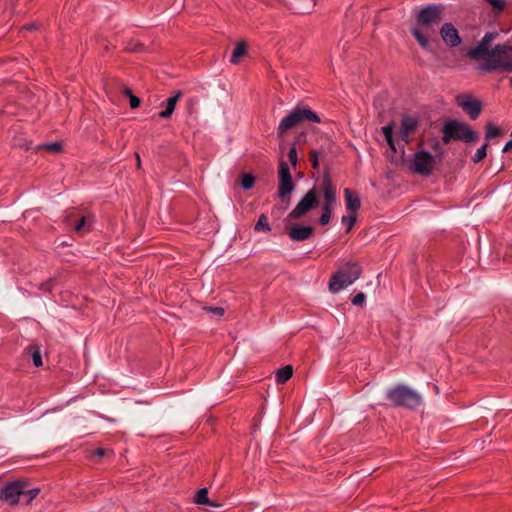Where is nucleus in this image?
<instances>
[{
	"instance_id": "c9c22d12",
	"label": "nucleus",
	"mask_w": 512,
	"mask_h": 512,
	"mask_svg": "<svg viewBox=\"0 0 512 512\" xmlns=\"http://www.w3.org/2000/svg\"><path fill=\"white\" fill-rule=\"evenodd\" d=\"M318 158H319V152L316 151V150H313L310 152V161L312 163V166L314 168H317L319 163H318Z\"/></svg>"
},
{
	"instance_id": "c756f323",
	"label": "nucleus",
	"mask_w": 512,
	"mask_h": 512,
	"mask_svg": "<svg viewBox=\"0 0 512 512\" xmlns=\"http://www.w3.org/2000/svg\"><path fill=\"white\" fill-rule=\"evenodd\" d=\"M255 178L251 174H244L241 178V186L244 190H249L253 187Z\"/></svg>"
},
{
	"instance_id": "ddd939ff",
	"label": "nucleus",
	"mask_w": 512,
	"mask_h": 512,
	"mask_svg": "<svg viewBox=\"0 0 512 512\" xmlns=\"http://www.w3.org/2000/svg\"><path fill=\"white\" fill-rule=\"evenodd\" d=\"M419 121L414 116L404 115L401 119L400 137L406 143H410V135L418 128Z\"/></svg>"
},
{
	"instance_id": "a19ab883",
	"label": "nucleus",
	"mask_w": 512,
	"mask_h": 512,
	"mask_svg": "<svg viewBox=\"0 0 512 512\" xmlns=\"http://www.w3.org/2000/svg\"><path fill=\"white\" fill-rule=\"evenodd\" d=\"M386 143L391 148L392 151L396 152L394 136L391 135V138H385Z\"/></svg>"
},
{
	"instance_id": "9d476101",
	"label": "nucleus",
	"mask_w": 512,
	"mask_h": 512,
	"mask_svg": "<svg viewBox=\"0 0 512 512\" xmlns=\"http://www.w3.org/2000/svg\"><path fill=\"white\" fill-rule=\"evenodd\" d=\"M320 191L324 196V204L322 206V213L331 216L333 203L336 200V187L333 185L332 180L328 173L324 174L320 184Z\"/></svg>"
},
{
	"instance_id": "f03ea898",
	"label": "nucleus",
	"mask_w": 512,
	"mask_h": 512,
	"mask_svg": "<svg viewBox=\"0 0 512 512\" xmlns=\"http://www.w3.org/2000/svg\"><path fill=\"white\" fill-rule=\"evenodd\" d=\"M479 69L484 72L501 70L512 72V46L507 44L496 45L491 50V55L480 64Z\"/></svg>"
},
{
	"instance_id": "de8ad7c7",
	"label": "nucleus",
	"mask_w": 512,
	"mask_h": 512,
	"mask_svg": "<svg viewBox=\"0 0 512 512\" xmlns=\"http://www.w3.org/2000/svg\"><path fill=\"white\" fill-rule=\"evenodd\" d=\"M23 29H25V30H34V29H36V26L35 25H27V26H24Z\"/></svg>"
},
{
	"instance_id": "473e14b6",
	"label": "nucleus",
	"mask_w": 512,
	"mask_h": 512,
	"mask_svg": "<svg viewBox=\"0 0 512 512\" xmlns=\"http://www.w3.org/2000/svg\"><path fill=\"white\" fill-rule=\"evenodd\" d=\"M365 300H366V296H365V294H364V293H362V292H360V293L356 294V295L352 298L351 302H352V304H353V305H355V306H362V305L365 303Z\"/></svg>"
},
{
	"instance_id": "a878e982",
	"label": "nucleus",
	"mask_w": 512,
	"mask_h": 512,
	"mask_svg": "<svg viewBox=\"0 0 512 512\" xmlns=\"http://www.w3.org/2000/svg\"><path fill=\"white\" fill-rule=\"evenodd\" d=\"M487 147H488V143L486 142L480 148L477 149V151L475 152V154L473 155V158H472L474 163H479L486 157Z\"/></svg>"
},
{
	"instance_id": "39448f33",
	"label": "nucleus",
	"mask_w": 512,
	"mask_h": 512,
	"mask_svg": "<svg viewBox=\"0 0 512 512\" xmlns=\"http://www.w3.org/2000/svg\"><path fill=\"white\" fill-rule=\"evenodd\" d=\"M386 398L397 407L415 409L421 404V396L405 385H397L386 393Z\"/></svg>"
},
{
	"instance_id": "dca6fc26",
	"label": "nucleus",
	"mask_w": 512,
	"mask_h": 512,
	"mask_svg": "<svg viewBox=\"0 0 512 512\" xmlns=\"http://www.w3.org/2000/svg\"><path fill=\"white\" fill-rule=\"evenodd\" d=\"M489 46H490V44L482 39L478 45H476L475 47H473L467 51V55L471 59L485 58V60H486L491 55Z\"/></svg>"
},
{
	"instance_id": "6ab92c4d",
	"label": "nucleus",
	"mask_w": 512,
	"mask_h": 512,
	"mask_svg": "<svg viewBox=\"0 0 512 512\" xmlns=\"http://www.w3.org/2000/svg\"><path fill=\"white\" fill-rule=\"evenodd\" d=\"M293 375V368L291 365H286L276 371L275 379L278 384L286 383Z\"/></svg>"
},
{
	"instance_id": "4be33fe9",
	"label": "nucleus",
	"mask_w": 512,
	"mask_h": 512,
	"mask_svg": "<svg viewBox=\"0 0 512 512\" xmlns=\"http://www.w3.org/2000/svg\"><path fill=\"white\" fill-rule=\"evenodd\" d=\"M28 351L30 352L34 366L41 367L43 365V362L40 348L36 345H33L28 348Z\"/></svg>"
},
{
	"instance_id": "37998d69",
	"label": "nucleus",
	"mask_w": 512,
	"mask_h": 512,
	"mask_svg": "<svg viewBox=\"0 0 512 512\" xmlns=\"http://www.w3.org/2000/svg\"><path fill=\"white\" fill-rule=\"evenodd\" d=\"M135 158H136L137 168L140 169L141 168V158H140L139 153L135 152Z\"/></svg>"
},
{
	"instance_id": "a18cd8bd",
	"label": "nucleus",
	"mask_w": 512,
	"mask_h": 512,
	"mask_svg": "<svg viewBox=\"0 0 512 512\" xmlns=\"http://www.w3.org/2000/svg\"><path fill=\"white\" fill-rule=\"evenodd\" d=\"M40 289L49 291L50 290V282L41 284Z\"/></svg>"
},
{
	"instance_id": "79ce46f5",
	"label": "nucleus",
	"mask_w": 512,
	"mask_h": 512,
	"mask_svg": "<svg viewBox=\"0 0 512 512\" xmlns=\"http://www.w3.org/2000/svg\"><path fill=\"white\" fill-rule=\"evenodd\" d=\"M95 455L98 457H103L105 455V450L103 448H97L95 450Z\"/></svg>"
},
{
	"instance_id": "412c9836",
	"label": "nucleus",
	"mask_w": 512,
	"mask_h": 512,
	"mask_svg": "<svg viewBox=\"0 0 512 512\" xmlns=\"http://www.w3.org/2000/svg\"><path fill=\"white\" fill-rule=\"evenodd\" d=\"M246 52V45L243 42L238 43L232 52V56L230 59L231 63L238 64L239 58L244 56Z\"/></svg>"
},
{
	"instance_id": "8fccbe9b",
	"label": "nucleus",
	"mask_w": 512,
	"mask_h": 512,
	"mask_svg": "<svg viewBox=\"0 0 512 512\" xmlns=\"http://www.w3.org/2000/svg\"><path fill=\"white\" fill-rule=\"evenodd\" d=\"M510 83H511V85H512V78L510 79Z\"/></svg>"
},
{
	"instance_id": "e433bc0d",
	"label": "nucleus",
	"mask_w": 512,
	"mask_h": 512,
	"mask_svg": "<svg viewBox=\"0 0 512 512\" xmlns=\"http://www.w3.org/2000/svg\"><path fill=\"white\" fill-rule=\"evenodd\" d=\"M129 102H130V107L132 109L138 108L141 104L140 99L135 95H131V97L129 98Z\"/></svg>"
},
{
	"instance_id": "cd10ccee",
	"label": "nucleus",
	"mask_w": 512,
	"mask_h": 512,
	"mask_svg": "<svg viewBox=\"0 0 512 512\" xmlns=\"http://www.w3.org/2000/svg\"><path fill=\"white\" fill-rule=\"evenodd\" d=\"M500 134V129L495 124L489 122L486 125V134L485 137L487 139H492L497 137Z\"/></svg>"
},
{
	"instance_id": "2f4dec72",
	"label": "nucleus",
	"mask_w": 512,
	"mask_h": 512,
	"mask_svg": "<svg viewBox=\"0 0 512 512\" xmlns=\"http://www.w3.org/2000/svg\"><path fill=\"white\" fill-rule=\"evenodd\" d=\"M203 310L208 312V313L213 314L218 319L221 318L224 315V313H225V310L222 307L207 306V307H204Z\"/></svg>"
},
{
	"instance_id": "5701e85b",
	"label": "nucleus",
	"mask_w": 512,
	"mask_h": 512,
	"mask_svg": "<svg viewBox=\"0 0 512 512\" xmlns=\"http://www.w3.org/2000/svg\"><path fill=\"white\" fill-rule=\"evenodd\" d=\"M411 33L422 48H424V49L428 48V46H429L428 38L424 35V33L419 28H417V27L412 28Z\"/></svg>"
},
{
	"instance_id": "ea45409f",
	"label": "nucleus",
	"mask_w": 512,
	"mask_h": 512,
	"mask_svg": "<svg viewBox=\"0 0 512 512\" xmlns=\"http://www.w3.org/2000/svg\"><path fill=\"white\" fill-rule=\"evenodd\" d=\"M85 222H86L85 216L81 217L74 227L75 231H80L84 227Z\"/></svg>"
},
{
	"instance_id": "72a5a7b5",
	"label": "nucleus",
	"mask_w": 512,
	"mask_h": 512,
	"mask_svg": "<svg viewBox=\"0 0 512 512\" xmlns=\"http://www.w3.org/2000/svg\"><path fill=\"white\" fill-rule=\"evenodd\" d=\"M288 158H289L290 163H291L293 166H296V165H297L298 156H297V150H296V147H295V146H292V147L289 149V151H288Z\"/></svg>"
},
{
	"instance_id": "f8f14e48",
	"label": "nucleus",
	"mask_w": 512,
	"mask_h": 512,
	"mask_svg": "<svg viewBox=\"0 0 512 512\" xmlns=\"http://www.w3.org/2000/svg\"><path fill=\"white\" fill-rule=\"evenodd\" d=\"M435 164V159L428 151L422 150L414 154V171L422 176L431 175Z\"/></svg>"
},
{
	"instance_id": "6e6552de",
	"label": "nucleus",
	"mask_w": 512,
	"mask_h": 512,
	"mask_svg": "<svg viewBox=\"0 0 512 512\" xmlns=\"http://www.w3.org/2000/svg\"><path fill=\"white\" fill-rule=\"evenodd\" d=\"M279 186H278V197L282 201L290 202V195L295 190V183L292 180L290 168L288 164L281 160L279 163L278 170Z\"/></svg>"
},
{
	"instance_id": "2eb2a0df",
	"label": "nucleus",
	"mask_w": 512,
	"mask_h": 512,
	"mask_svg": "<svg viewBox=\"0 0 512 512\" xmlns=\"http://www.w3.org/2000/svg\"><path fill=\"white\" fill-rule=\"evenodd\" d=\"M314 229L311 226L293 225L289 230V238L292 241H304L313 235Z\"/></svg>"
},
{
	"instance_id": "7c9ffc66",
	"label": "nucleus",
	"mask_w": 512,
	"mask_h": 512,
	"mask_svg": "<svg viewBox=\"0 0 512 512\" xmlns=\"http://www.w3.org/2000/svg\"><path fill=\"white\" fill-rule=\"evenodd\" d=\"M486 1L491 5L493 12L496 15L500 14L505 8L504 0H486Z\"/></svg>"
},
{
	"instance_id": "c85d7f7f",
	"label": "nucleus",
	"mask_w": 512,
	"mask_h": 512,
	"mask_svg": "<svg viewBox=\"0 0 512 512\" xmlns=\"http://www.w3.org/2000/svg\"><path fill=\"white\" fill-rule=\"evenodd\" d=\"M37 149H45L52 153L61 151V144L59 142L43 143L37 146Z\"/></svg>"
},
{
	"instance_id": "bb28decb",
	"label": "nucleus",
	"mask_w": 512,
	"mask_h": 512,
	"mask_svg": "<svg viewBox=\"0 0 512 512\" xmlns=\"http://www.w3.org/2000/svg\"><path fill=\"white\" fill-rule=\"evenodd\" d=\"M39 492V488H33L30 490H27L25 488V492L22 494V499L25 502V504H30L33 501V499L39 494Z\"/></svg>"
},
{
	"instance_id": "f704fd0d",
	"label": "nucleus",
	"mask_w": 512,
	"mask_h": 512,
	"mask_svg": "<svg viewBox=\"0 0 512 512\" xmlns=\"http://www.w3.org/2000/svg\"><path fill=\"white\" fill-rule=\"evenodd\" d=\"M382 133L384 138H391V135H393V123H389L383 126Z\"/></svg>"
},
{
	"instance_id": "4c0bfd02",
	"label": "nucleus",
	"mask_w": 512,
	"mask_h": 512,
	"mask_svg": "<svg viewBox=\"0 0 512 512\" xmlns=\"http://www.w3.org/2000/svg\"><path fill=\"white\" fill-rule=\"evenodd\" d=\"M497 35L498 34L495 32H487L482 39L490 44L497 37Z\"/></svg>"
},
{
	"instance_id": "f3484780",
	"label": "nucleus",
	"mask_w": 512,
	"mask_h": 512,
	"mask_svg": "<svg viewBox=\"0 0 512 512\" xmlns=\"http://www.w3.org/2000/svg\"><path fill=\"white\" fill-rule=\"evenodd\" d=\"M344 197L347 210L352 213H357L361 207L360 198L355 195L349 188L344 189Z\"/></svg>"
},
{
	"instance_id": "1a4fd4ad",
	"label": "nucleus",
	"mask_w": 512,
	"mask_h": 512,
	"mask_svg": "<svg viewBox=\"0 0 512 512\" xmlns=\"http://www.w3.org/2000/svg\"><path fill=\"white\" fill-rule=\"evenodd\" d=\"M25 488L26 484L23 481L9 482L1 489L0 499L11 506L17 505Z\"/></svg>"
},
{
	"instance_id": "c03bdc74",
	"label": "nucleus",
	"mask_w": 512,
	"mask_h": 512,
	"mask_svg": "<svg viewBox=\"0 0 512 512\" xmlns=\"http://www.w3.org/2000/svg\"><path fill=\"white\" fill-rule=\"evenodd\" d=\"M509 149H512V140H509V141L505 144V146H504V148H503V151L505 152V151H507V150H509Z\"/></svg>"
},
{
	"instance_id": "aec40b11",
	"label": "nucleus",
	"mask_w": 512,
	"mask_h": 512,
	"mask_svg": "<svg viewBox=\"0 0 512 512\" xmlns=\"http://www.w3.org/2000/svg\"><path fill=\"white\" fill-rule=\"evenodd\" d=\"M194 501L196 504L198 505H204V504H207V505H210V506H213V507H219L220 505L215 503V502H212L210 501V499L208 498V489L207 488H201L199 489L197 492H196V495H195V498H194Z\"/></svg>"
},
{
	"instance_id": "09e8293b",
	"label": "nucleus",
	"mask_w": 512,
	"mask_h": 512,
	"mask_svg": "<svg viewBox=\"0 0 512 512\" xmlns=\"http://www.w3.org/2000/svg\"><path fill=\"white\" fill-rule=\"evenodd\" d=\"M440 149H441V148H440L439 143H438V142H436V143H435V145H434V150H436V151H437V150H440Z\"/></svg>"
},
{
	"instance_id": "4468645a",
	"label": "nucleus",
	"mask_w": 512,
	"mask_h": 512,
	"mask_svg": "<svg viewBox=\"0 0 512 512\" xmlns=\"http://www.w3.org/2000/svg\"><path fill=\"white\" fill-rule=\"evenodd\" d=\"M440 35L442 40L449 47H456L461 43L458 30L451 23H444L440 28Z\"/></svg>"
},
{
	"instance_id": "423d86ee",
	"label": "nucleus",
	"mask_w": 512,
	"mask_h": 512,
	"mask_svg": "<svg viewBox=\"0 0 512 512\" xmlns=\"http://www.w3.org/2000/svg\"><path fill=\"white\" fill-rule=\"evenodd\" d=\"M444 9L442 4H430L421 8L416 16L418 25L427 33H434L435 27L442 20Z\"/></svg>"
},
{
	"instance_id": "393cba45",
	"label": "nucleus",
	"mask_w": 512,
	"mask_h": 512,
	"mask_svg": "<svg viewBox=\"0 0 512 512\" xmlns=\"http://www.w3.org/2000/svg\"><path fill=\"white\" fill-rule=\"evenodd\" d=\"M356 213H352L350 212L349 215H344L342 216L341 218V222L347 226V229H346V233H349L350 230L352 229V227L355 225L356 223Z\"/></svg>"
},
{
	"instance_id": "a211bd4d",
	"label": "nucleus",
	"mask_w": 512,
	"mask_h": 512,
	"mask_svg": "<svg viewBox=\"0 0 512 512\" xmlns=\"http://www.w3.org/2000/svg\"><path fill=\"white\" fill-rule=\"evenodd\" d=\"M182 91H177L173 96L166 100V108L159 113L160 118H169L174 113L175 107L179 99L182 97Z\"/></svg>"
},
{
	"instance_id": "b1692460",
	"label": "nucleus",
	"mask_w": 512,
	"mask_h": 512,
	"mask_svg": "<svg viewBox=\"0 0 512 512\" xmlns=\"http://www.w3.org/2000/svg\"><path fill=\"white\" fill-rule=\"evenodd\" d=\"M254 230L256 232L264 231V232H270L271 227L268 223V218L265 214H261L258 218V221L256 222L254 226Z\"/></svg>"
},
{
	"instance_id": "0eeeda50",
	"label": "nucleus",
	"mask_w": 512,
	"mask_h": 512,
	"mask_svg": "<svg viewBox=\"0 0 512 512\" xmlns=\"http://www.w3.org/2000/svg\"><path fill=\"white\" fill-rule=\"evenodd\" d=\"M320 191L313 187L309 189L300 199L294 209L288 214V220H298L309 211L316 208L320 202Z\"/></svg>"
},
{
	"instance_id": "58836bf2",
	"label": "nucleus",
	"mask_w": 512,
	"mask_h": 512,
	"mask_svg": "<svg viewBox=\"0 0 512 512\" xmlns=\"http://www.w3.org/2000/svg\"><path fill=\"white\" fill-rule=\"evenodd\" d=\"M330 220H331V216L322 213L319 218V224L323 225V226L327 225L330 222Z\"/></svg>"
},
{
	"instance_id": "49530a36",
	"label": "nucleus",
	"mask_w": 512,
	"mask_h": 512,
	"mask_svg": "<svg viewBox=\"0 0 512 512\" xmlns=\"http://www.w3.org/2000/svg\"><path fill=\"white\" fill-rule=\"evenodd\" d=\"M124 94L127 95L129 98L131 97V95H133L131 89L128 87L124 89Z\"/></svg>"
},
{
	"instance_id": "f257e3e1",
	"label": "nucleus",
	"mask_w": 512,
	"mask_h": 512,
	"mask_svg": "<svg viewBox=\"0 0 512 512\" xmlns=\"http://www.w3.org/2000/svg\"><path fill=\"white\" fill-rule=\"evenodd\" d=\"M305 122L320 123L321 119L311 108L297 105L279 122L277 134L282 136L288 130Z\"/></svg>"
},
{
	"instance_id": "7ed1b4c3",
	"label": "nucleus",
	"mask_w": 512,
	"mask_h": 512,
	"mask_svg": "<svg viewBox=\"0 0 512 512\" xmlns=\"http://www.w3.org/2000/svg\"><path fill=\"white\" fill-rule=\"evenodd\" d=\"M362 274V267L357 262H347L338 269L329 280V291L336 294L352 285Z\"/></svg>"
},
{
	"instance_id": "9b49d317",
	"label": "nucleus",
	"mask_w": 512,
	"mask_h": 512,
	"mask_svg": "<svg viewBox=\"0 0 512 512\" xmlns=\"http://www.w3.org/2000/svg\"><path fill=\"white\" fill-rule=\"evenodd\" d=\"M455 101L472 120L477 119L482 111V102L469 94H459Z\"/></svg>"
},
{
	"instance_id": "20e7f679",
	"label": "nucleus",
	"mask_w": 512,
	"mask_h": 512,
	"mask_svg": "<svg viewBox=\"0 0 512 512\" xmlns=\"http://www.w3.org/2000/svg\"><path fill=\"white\" fill-rule=\"evenodd\" d=\"M442 141L445 144L450 143L452 140H459L466 143H473L478 141V134L465 122L457 120H450L443 125Z\"/></svg>"
}]
</instances>
